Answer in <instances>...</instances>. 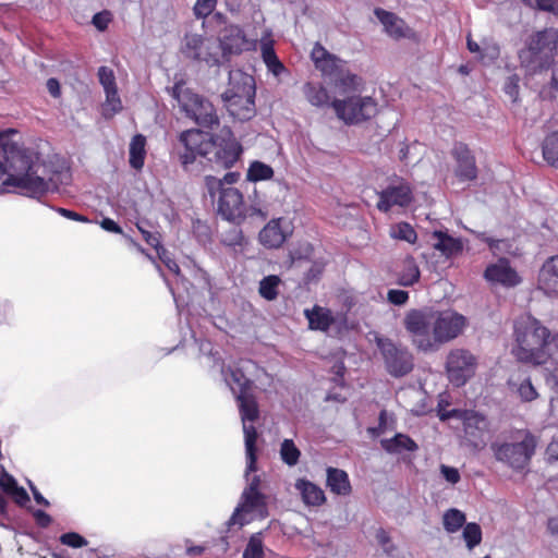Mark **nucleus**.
Here are the masks:
<instances>
[{
    "label": "nucleus",
    "mask_w": 558,
    "mask_h": 558,
    "mask_svg": "<svg viewBox=\"0 0 558 558\" xmlns=\"http://www.w3.org/2000/svg\"><path fill=\"white\" fill-rule=\"evenodd\" d=\"M281 219L270 220L259 232L258 239L267 248H278L287 240V234L281 228Z\"/></svg>",
    "instance_id": "24"
},
{
    "label": "nucleus",
    "mask_w": 558,
    "mask_h": 558,
    "mask_svg": "<svg viewBox=\"0 0 558 558\" xmlns=\"http://www.w3.org/2000/svg\"><path fill=\"white\" fill-rule=\"evenodd\" d=\"M508 384L515 390L522 402H532L538 398V392L529 375L519 374L515 378H510Z\"/></svg>",
    "instance_id": "28"
},
{
    "label": "nucleus",
    "mask_w": 558,
    "mask_h": 558,
    "mask_svg": "<svg viewBox=\"0 0 558 558\" xmlns=\"http://www.w3.org/2000/svg\"><path fill=\"white\" fill-rule=\"evenodd\" d=\"M260 50H262V58H263V61L266 64V66L270 62L275 61L278 58L271 40L267 41V43H263Z\"/></svg>",
    "instance_id": "57"
},
{
    "label": "nucleus",
    "mask_w": 558,
    "mask_h": 558,
    "mask_svg": "<svg viewBox=\"0 0 558 558\" xmlns=\"http://www.w3.org/2000/svg\"><path fill=\"white\" fill-rule=\"evenodd\" d=\"M538 283L546 293H558V255L549 257L543 264L538 276Z\"/></svg>",
    "instance_id": "23"
},
{
    "label": "nucleus",
    "mask_w": 558,
    "mask_h": 558,
    "mask_svg": "<svg viewBox=\"0 0 558 558\" xmlns=\"http://www.w3.org/2000/svg\"><path fill=\"white\" fill-rule=\"evenodd\" d=\"M16 133L13 129L0 132V179L7 175L2 191L40 198L50 191L52 177L40 163L38 153L11 138Z\"/></svg>",
    "instance_id": "1"
},
{
    "label": "nucleus",
    "mask_w": 558,
    "mask_h": 558,
    "mask_svg": "<svg viewBox=\"0 0 558 558\" xmlns=\"http://www.w3.org/2000/svg\"><path fill=\"white\" fill-rule=\"evenodd\" d=\"M179 142L183 150L178 159L185 172L199 174L204 170L203 159L215 161L223 169L232 168L241 158L243 147L230 128H223L216 135L198 129L180 133Z\"/></svg>",
    "instance_id": "2"
},
{
    "label": "nucleus",
    "mask_w": 558,
    "mask_h": 558,
    "mask_svg": "<svg viewBox=\"0 0 558 558\" xmlns=\"http://www.w3.org/2000/svg\"><path fill=\"white\" fill-rule=\"evenodd\" d=\"M375 536H376V539H377L378 544L384 547L385 551L388 553V554L391 553V549H389L387 547V545L391 541L388 532L386 530H384L383 527H380V529H378L376 531V535Z\"/></svg>",
    "instance_id": "63"
},
{
    "label": "nucleus",
    "mask_w": 558,
    "mask_h": 558,
    "mask_svg": "<svg viewBox=\"0 0 558 558\" xmlns=\"http://www.w3.org/2000/svg\"><path fill=\"white\" fill-rule=\"evenodd\" d=\"M204 181H205L206 190H207L208 194L210 195V197H213V198L215 197V195L217 193H219V195H220L221 191L226 189L223 186V181L216 177L206 175Z\"/></svg>",
    "instance_id": "53"
},
{
    "label": "nucleus",
    "mask_w": 558,
    "mask_h": 558,
    "mask_svg": "<svg viewBox=\"0 0 558 558\" xmlns=\"http://www.w3.org/2000/svg\"><path fill=\"white\" fill-rule=\"evenodd\" d=\"M241 420L243 422V433L245 440L246 470L245 474L257 471V438L258 434L254 425L246 422H255L259 418V408L255 396L251 392L236 393L235 396Z\"/></svg>",
    "instance_id": "10"
},
{
    "label": "nucleus",
    "mask_w": 558,
    "mask_h": 558,
    "mask_svg": "<svg viewBox=\"0 0 558 558\" xmlns=\"http://www.w3.org/2000/svg\"><path fill=\"white\" fill-rule=\"evenodd\" d=\"M542 151L545 161L558 169V132H553L544 138Z\"/></svg>",
    "instance_id": "37"
},
{
    "label": "nucleus",
    "mask_w": 558,
    "mask_h": 558,
    "mask_svg": "<svg viewBox=\"0 0 558 558\" xmlns=\"http://www.w3.org/2000/svg\"><path fill=\"white\" fill-rule=\"evenodd\" d=\"M389 234L392 239L414 244L417 240L415 229L407 221L395 223L390 227Z\"/></svg>",
    "instance_id": "38"
},
{
    "label": "nucleus",
    "mask_w": 558,
    "mask_h": 558,
    "mask_svg": "<svg viewBox=\"0 0 558 558\" xmlns=\"http://www.w3.org/2000/svg\"><path fill=\"white\" fill-rule=\"evenodd\" d=\"M281 284V279L277 275H269L264 277L259 281L258 293L259 295L267 300L274 301L279 295V286Z\"/></svg>",
    "instance_id": "36"
},
{
    "label": "nucleus",
    "mask_w": 558,
    "mask_h": 558,
    "mask_svg": "<svg viewBox=\"0 0 558 558\" xmlns=\"http://www.w3.org/2000/svg\"><path fill=\"white\" fill-rule=\"evenodd\" d=\"M33 515L36 524L43 529L48 527L52 522L51 517L44 510L38 509L34 511Z\"/></svg>",
    "instance_id": "60"
},
{
    "label": "nucleus",
    "mask_w": 558,
    "mask_h": 558,
    "mask_svg": "<svg viewBox=\"0 0 558 558\" xmlns=\"http://www.w3.org/2000/svg\"><path fill=\"white\" fill-rule=\"evenodd\" d=\"M537 447L536 437L529 430L518 432L512 441L490 445L496 461L514 472L527 471Z\"/></svg>",
    "instance_id": "8"
},
{
    "label": "nucleus",
    "mask_w": 558,
    "mask_h": 558,
    "mask_svg": "<svg viewBox=\"0 0 558 558\" xmlns=\"http://www.w3.org/2000/svg\"><path fill=\"white\" fill-rule=\"evenodd\" d=\"M484 277L490 282H497L505 287H514L521 281L507 259H499L498 263L487 266Z\"/></svg>",
    "instance_id": "22"
},
{
    "label": "nucleus",
    "mask_w": 558,
    "mask_h": 558,
    "mask_svg": "<svg viewBox=\"0 0 558 558\" xmlns=\"http://www.w3.org/2000/svg\"><path fill=\"white\" fill-rule=\"evenodd\" d=\"M311 58L315 68L323 76L329 80L339 95L344 97L361 93L364 80L347 68V62L330 53L322 44L316 43L312 49Z\"/></svg>",
    "instance_id": "5"
},
{
    "label": "nucleus",
    "mask_w": 558,
    "mask_h": 558,
    "mask_svg": "<svg viewBox=\"0 0 558 558\" xmlns=\"http://www.w3.org/2000/svg\"><path fill=\"white\" fill-rule=\"evenodd\" d=\"M499 54H500V49L497 44L484 41L482 51L477 58L483 63L494 62L499 58Z\"/></svg>",
    "instance_id": "46"
},
{
    "label": "nucleus",
    "mask_w": 558,
    "mask_h": 558,
    "mask_svg": "<svg viewBox=\"0 0 558 558\" xmlns=\"http://www.w3.org/2000/svg\"><path fill=\"white\" fill-rule=\"evenodd\" d=\"M274 169L270 166L256 160L250 165L246 177L248 181L257 182L270 180L274 177Z\"/></svg>",
    "instance_id": "39"
},
{
    "label": "nucleus",
    "mask_w": 558,
    "mask_h": 558,
    "mask_svg": "<svg viewBox=\"0 0 558 558\" xmlns=\"http://www.w3.org/2000/svg\"><path fill=\"white\" fill-rule=\"evenodd\" d=\"M218 213L227 220L234 221L244 218L245 204L242 193L235 187L221 191L217 202Z\"/></svg>",
    "instance_id": "21"
},
{
    "label": "nucleus",
    "mask_w": 558,
    "mask_h": 558,
    "mask_svg": "<svg viewBox=\"0 0 558 558\" xmlns=\"http://www.w3.org/2000/svg\"><path fill=\"white\" fill-rule=\"evenodd\" d=\"M381 447L389 453H401L402 451H415L416 442L408 435L396 434L392 438L383 439Z\"/></svg>",
    "instance_id": "32"
},
{
    "label": "nucleus",
    "mask_w": 558,
    "mask_h": 558,
    "mask_svg": "<svg viewBox=\"0 0 558 558\" xmlns=\"http://www.w3.org/2000/svg\"><path fill=\"white\" fill-rule=\"evenodd\" d=\"M451 155L457 163L454 174L461 182L474 181L477 178V166L475 156L470 147L462 142L453 145Z\"/></svg>",
    "instance_id": "20"
},
{
    "label": "nucleus",
    "mask_w": 558,
    "mask_h": 558,
    "mask_svg": "<svg viewBox=\"0 0 558 558\" xmlns=\"http://www.w3.org/2000/svg\"><path fill=\"white\" fill-rule=\"evenodd\" d=\"M255 80L242 70L229 72L228 87L222 99L231 116L247 120L255 113Z\"/></svg>",
    "instance_id": "7"
},
{
    "label": "nucleus",
    "mask_w": 558,
    "mask_h": 558,
    "mask_svg": "<svg viewBox=\"0 0 558 558\" xmlns=\"http://www.w3.org/2000/svg\"><path fill=\"white\" fill-rule=\"evenodd\" d=\"M306 100L315 107L331 106L330 96L320 83L307 82L303 86Z\"/></svg>",
    "instance_id": "30"
},
{
    "label": "nucleus",
    "mask_w": 558,
    "mask_h": 558,
    "mask_svg": "<svg viewBox=\"0 0 558 558\" xmlns=\"http://www.w3.org/2000/svg\"><path fill=\"white\" fill-rule=\"evenodd\" d=\"M106 93V104L105 106L110 108L111 114L118 113L122 110V102L118 94V88L107 89Z\"/></svg>",
    "instance_id": "51"
},
{
    "label": "nucleus",
    "mask_w": 558,
    "mask_h": 558,
    "mask_svg": "<svg viewBox=\"0 0 558 558\" xmlns=\"http://www.w3.org/2000/svg\"><path fill=\"white\" fill-rule=\"evenodd\" d=\"M433 238L437 240L434 248L446 257L454 256L463 250L461 240L449 235L447 232L436 230L433 232Z\"/></svg>",
    "instance_id": "27"
},
{
    "label": "nucleus",
    "mask_w": 558,
    "mask_h": 558,
    "mask_svg": "<svg viewBox=\"0 0 558 558\" xmlns=\"http://www.w3.org/2000/svg\"><path fill=\"white\" fill-rule=\"evenodd\" d=\"M326 472V485L332 494L339 496H348L351 494L352 486L349 475L344 470L329 466Z\"/></svg>",
    "instance_id": "25"
},
{
    "label": "nucleus",
    "mask_w": 558,
    "mask_h": 558,
    "mask_svg": "<svg viewBox=\"0 0 558 558\" xmlns=\"http://www.w3.org/2000/svg\"><path fill=\"white\" fill-rule=\"evenodd\" d=\"M517 345L513 355L519 362L543 366L545 381L558 393V331H551L538 319L527 317L514 325Z\"/></svg>",
    "instance_id": "3"
},
{
    "label": "nucleus",
    "mask_w": 558,
    "mask_h": 558,
    "mask_svg": "<svg viewBox=\"0 0 558 558\" xmlns=\"http://www.w3.org/2000/svg\"><path fill=\"white\" fill-rule=\"evenodd\" d=\"M327 262L324 258H316L312 260L310 268L304 272L303 282L304 284L317 283L326 269Z\"/></svg>",
    "instance_id": "42"
},
{
    "label": "nucleus",
    "mask_w": 558,
    "mask_h": 558,
    "mask_svg": "<svg viewBox=\"0 0 558 558\" xmlns=\"http://www.w3.org/2000/svg\"><path fill=\"white\" fill-rule=\"evenodd\" d=\"M60 542L61 544L72 548H81L87 545L86 538L76 532H68L62 534L60 536Z\"/></svg>",
    "instance_id": "50"
},
{
    "label": "nucleus",
    "mask_w": 558,
    "mask_h": 558,
    "mask_svg": "<svg viewBox=\"0 0 558 558\" xmlns=\"http://www.w3.org/2000/svg\"><path fill=\"white\" fill-rule=\"evenodd\" d=\"M100 227L108 232L124 235L123 229L111 218H104L100 221Z\"/></svg>",
    "instance_id": "61"
},
{
    "label": "nucleus",
    "mask_w": 558,
    "mask_h": 558,
    "mask_svg": "<svg viewBox=\"0 0 558 558\" xmlns=\"http://www.w3.org/2000/svg\"><path fill=\"white\" fill-rule=\"evenodd\" d=\"M440 473L442 474L445 480L447 482H449L450 484H457L461 478L458 469H456L453 466H448V465L441 464Z\"/></svg>",
    "instance_id": "58"
},
{
    "label": "nucleus",
    "mask_w": 558,
    "mask_h": 558,
    "mask_svg": "<svg viewBox=\"0 0 558 558\" xmlns=\"http://www.w3.org/2000/svg\"><path fill=\"white\" fill-rule=\"evenodd\" d=\"M468 325L464 315L447 310L412 308L403 318L411 343L420 352H435L458 338Z\"/></svg>",
    "instance_id": "4"
},
{
    "label": "nucleus",
    "mask_w": 558,
    "mask_h": 558,
    "mask_svg": "<svg viewBox=\"0 0 558 558\" xmlns=\"http://www.w3.org/2000/svg\"><path fill=\"white\" fill-rule=\"evenodd\" d=\"M558 31L545 28L532 35L527 46L519 52L521 66L529 74L541 73L548 70L557 54Z\"/></svg>",
    "instance_id": "6"
},
{
    "label": "nucleus",
    "mask_w": 558,
    "mask_h": 558,
    "mask_svg": "<svg viewBox=\"0 0 558 558\" xmlns=\"http://www.w3.org/2000/svg\"><path fill=\"white\" fill-rule=\"evenodd\" d=\"M16 480L9 473L3 472L0 475V488L8 495H10L17 487Z\"/></svg>",
    "instance_id": "56"
},
{
    "label": "nucleus",
    "mask_w": 558,
    "mask_h": 558,
    "mask_svg": "<svg viewBox=\"0 0 558 558\" xmlns=\"http://www.w3.org/2000/svg\"><path fill=\"white\" fill-rule=\"evenodd\" d=\"M137 228L149 246L154 247L156 252L161 250L162 253H166V248L160 244V234L158 232L145 230L140 225H137Z\"/></svg>",
    "instance_id": "52"
},
{
    "label": "nucleus",
    "mask_w": 558,
    "mask_h": 558,
    "mask_svg": "<svg viewBox=\"0 0 558 558\" xmlns=\"http://www.w3.org/2000/svg\"><path fill=\"white\" fill-rule=\"evenodd\" d=\"M375 14L389 36L397 39L405 36L404 22L398 19L396 14L383 9H376Z\"/></svg>",
    "instance_id": "29"
},
{
    "label": "nucleus",
    "mask_w": 558,
    "mask_h": 558,
    "mask_svg": "<svg viewBox=\"0 0 558 558\" xmlns=\"http://www.w3.org/2000/svg\"><path fill=\"white\" fill-rule=\"evenodd\" d=\"M447 416L458 417L462 421L464 441L469 447L473 449L484 448L487 432V421L484 415L472 410H452L447 415H444L442 418Z\"/></svg>",
    "instance_id": "16"
},
{
    "label": "nucleus",
    "mask_w": 558,
    "mask_h": 558,
    "mask_svg": "<svg viewBox=\"0 0 558 558\" xmlns=\"http://www.w3.org/2000/svg\"><path fill=\"white\" fill-rule=\"evenodd\" d=\"M375 343L381 354L388 374L398 378L413 371L414 357L407 347L383 336H376Z\"/></svg>",
    "instance_id": "12"
},
{
    "label": "nucleus",
    "mask_w": 558,
    "mask_h": 558,
    "mask_svg": "<svg viewBox=\"0 0 558 558\" xmlns=\"http://www.w3.org/2000/svg\"><path fill=\"white\" fill-rule=\"evenodd\" d=\"M251 513L260 520L269 515L268 496L263 492H242L240 502L227 522L228 526H244L250 523L251 520L246 519V514Z\"/></svg>",
    "instance_id": "14"
},
{
    "label": "nucleus",
    "mask_w": 558,
    "mask_h": 558,
    "mask_svg": "<svg viewBox=\"0 0 558 558\" xmlns=\"http://www.w3.org/2000/svg\"><path fill=\"white\" fill-rule=\"evenodd\" d=\"M377 209L388 213L395 206L408 207L413 201V191L411 185L403 179H399L396 184H389L378 193Z\"/></svg>",
    "instance_id": "17"
},
{
    "label": "nucleus",
    "mask_w": 558,
    "mask_h": 558,
    "mask_svg": "<svg viewBox=\"0 0 558 558\" xmlns=\"http://www.w3.org/2000/svg\"><path fill=\"white\" fill-rule=\"evenodd\" d=\"M519 83L520 77L518 74L509 75L504 83V92L509 96L512 102H517L519 99Z\"/></svg>",
    "instance_id": "47"
},
{
    "label": "nucleus",
    "mask_w": 558,
    "mask_h": 558,
    "mask_svg": "<svg viewBox=\"0 0 558 558\" xmlns=\"http://www.w3.org/2000/svg\"><path fill=\"white\" fill-rule=\"evenodd\" d=\"M445 368L450 384L459 388L475 375L477 357L468 349L456 348L449 351Z\"/></svg>",
    "instance_id": "13"
},
{
    "label": "nucleus",
    "mask_w": 558,
    "mask_h": 558,
    "mask_svg": "<svg viewBox=\"0 0 558 558\" xmlns=\"http://www.w3.org/2000/svg\"><path fill=\"white\" fill-rule=\"evenodd\" d=\"M217 5V0H196L193 8L194 15L197 19H206L209 16Z\"/></svg>",
    "instance_id": "48"
},
{
    "label": "nucleus",
    "mask_w": 558,
    "mask_h": 558,
    "mask_svg": "<svg viewBox=\"0 0 558 558\" xmlns=\"http://www.w3.org/2000/svg\"><path fill=\"white\" fill-rule=\"evenodd\" d=\"M229 377L226 379L233 393L251 392L253 381L246 377L244 372L239 367H229L227 369Z\"/></svg>",
    "instance_id": "33"
},
{
    "label": "nucleus",
    "mask_w": 558,
    "mask_h": 558,
    "mask_svg": "<svg viewBox=\"0 0 558 558\" xmlns=\"http://www.w3.org/2000/svg\"><path fill=\"white\" fill-rule=\"evenodd\" d=\"M57 210L61 216H63L70 220H74V221H78V222H88L89 221L86 216L81 215L74 210H70V209L61 208V207L58 208Z\"/></svg>",
    "instance_id": "62"
},
{
    "label": "nucleus",
    "mask_w": 558,
    "mask_h": 558,
    "mask_svg": "<svg viewBox=\"0 0 558 558\" xmlns=\"http://www.w3.org/2000/svg\"><path fill=\"white\" fill-rule=\"evenodd\" d=\"M182 53L186 58L205 62L209 66L219 65L222 60L217 41L199 34L185 35Z\"/></svg>",
    "instance_id": "15"
},
{
    "label": "nucleus",
    "mask_w": 558,
    "mask_h": 558,
    "mask_svg": "<svg viewBox=\"0 0 558 558\" xmlns=\"http://www.w3.org/2000/svg\"><path fill=\"white\" fill-rule=\"evenodd\" d=\"M97 74H98L99 83L102 85L105 90L112 89V88L117 87L116 76H114L113 71L110 68L102 65L98 69Z\"/></svg>",
    "instance_id": "49"
},
{
    "label": "nucleus",
    "mask_w": 558,
    "mask_h": 558,
    "mask_svg": "<svg viewBox=\"0 0 558 558\" xmlns=\"http://www.w3.org/2000/svg\"><path fill=\"white\" fill-rule=\"evenodd\" d=\"M387 299L393 305H403L409 300V293L404 290L391 289L387 293Z\"/></svg>",
    "instance_id": "55"
},
{
    "label": "nucleus",
    "mask_w": 558,
    "mask_h": 558,
    "mask_svg": "<svg viewBox=\"0 0 558 558\" xmlns=\"http://www.w3.org/2000/svg\"><path fill=\"white\" fill-rule=\"evenodd\" d=\"M314 245L307 241L300 242L293 250L290 251V259L292 264L311 260L314 255Z\"/></svg>",
    "instance_id": "43"
},
{
    "label": "nucleus",
    "mask_w": 558,
    "mask_h": 558,
    "mask_svg": "<svg viewBox=\"0 0 558 558\" xmlns=\"http://www.w3.org/2000/svg\"><path fill=\"white\" fill-rule=\"evenodd\" d=\"M301 451L295 446L292 439H284L280 446V458L289 466H294L299 463Z\"/></svg>",
    "instance_id": "41"
},
{
    "label": "nucleus",
    "mask_w": 558,
    "mask_h": 558,
    "mask_svg": "<svg viewBox=\"0 0 558 558\" xmlns=\"http://www.w3.org/2000/svg\"><path fill=\"white\" fill-rule=\"evenodd\" d=\"M466 524L464 512L459 509L450 508L442 515V525L446 532L456 533Z\"/></svg>",
    "instance_id": "35"
},
{
    "label": "nucleus",
    "mask_w": 558,
    "mask_h": 558,
    "mask_svg": "<svg viewBox=\"0 0 558 558\" xmlns=\"http://www.w3.org/2000/svg\"><path fill=\"white\" fill-rule=\"evenodd\" d=\"M243 558H264L260 533L253 534L243 553Z\"/></svg>",
    "instance_id": "44"
},
{
    "label": "nucleus",
    "mask_w": 558,
    "mask_h": 558,
    "mask_svg": "<svg viewBox=\"0 0 558 558\" xmlns=\"http://www.w3.org/2000/svg\"><path fill=\"white\" fill-rule=\"evenodd\" d=\"M171 95L177 99L186 116L198 125L211 129L219 124V117L214 105L193 93L190 88H186L183 81L175 82Z\"/></svg>",
    "instance_id": "9"
},
{
    "label": "nucleus",
    "mask_w": 558,
    "mask_h": 558,
    "mask_svg": "<svg viewBox=\"0 0 558 558\" xmlns=\"http://www.w3.org/2000/svg\"><path fill=\"white\" fill-rule=\"evenodd\" d=\"M218 47L222 60H228L232 54H240L250 49V43L244 31L239 25H227L218 36Z\"/></svg>",
    "instance_id": "18"
},
{
    "label": "nucleus",
    "mask_w": 558,
    "mask_h": 558,
    "mask_svg": "<svg viewBox=\"0 0 558 558\" xmlns=\"http://www.w3.org/2000/svg\"><path fill=\"white\" fill-rule=\"evenodd\" d=\"M308 323V329L313 331L328 332L333 325H344L347 323L345 313L335 314L329 307L318 304L303 312Z\"/></svg>",
    "instance_id": "19"
},
{
    "label": "nucleus",
    "mask_w": 558,
    "mask_h": 558,
    "mask_svg": "<svg viewBox=\"0 0 558 558\" xmlns=\"http://www.w3.org/2000/svg\"><path fill=\"white\" fill-rule=\"evenodd\" d=\"M146 137L142 134H136L132 137L129 149V162L135 170H142L146 157Z\"/></svg>",
    "instance_id": "31"
},
{
    "label": "nucleus",
    "mask_w": 558,
    "mask_h": 558,
    "mask_svg": "<svg viewBox=\"0 0 558 558\" xmlns=\"http://www.w3.org/2000/svg\"><path fill=\"white\" fill-rule=\"evenodd\" d=\"M111 21V13L109 11H101L96 13L93 16V24L98 31H105L107 29L109 23Z\"/></svg>",
    "instance_id": "54"
},
{
    "label": "nucleus",
    "mask_w": 558,
    "mask_h": 558,
    "mask_svg": "<svg viewBox=\"0 0 558 558\" xmlns=\"http://www.w3.org/2000/svg\"><path fill=\"white\" fill-rule=\"evenodd\" d=\"M336 116L348 125L366 122L378 113V102L371 96L354 94L342 99L331 100Z\"/></svg>",
    "instance_id": "11"
},
{
    "label": "nucleus",
    "mask_w": 558,
    "mask_h": 558,
    "mask_svg": "<svg viewBox=\"0 0 558 558\" xmlns=\"http://www.w3.org/2000/svg\"><path fill=\"white\" fill-rule=\"evenodd\" d=\"M462 537L465 542V546L469 550L474 549L477 545L481 544L483 538V533L480 524L475 522H469L464 525L462 531Z\"/></svg>",
    "instance_id": "40"
},
{
    "label": "nucleus",
    "mask_w": 558,
    "mask_h": 558,
    "mask_svg": "<svg viewBox=\"0 0 558 558\" xmlns=\"http://www.w3.org/2000/svg\"><path fill=\"white\" fill-rule=\"evenodd\" d=\"M295 488L300 492L303 502L307 506L319 507L326 501L324 490L311 481L300 478L295 483Z\"/></svg>",
    "instance_id": "26"
},
{
    "label": "nucleus",
    "mask_w": 558,
    "mask_h": 558,
    "mask_svg": "<svg viewBox=\"0 0 558 558\" xmlns=\"http://www.w3.org/2000/svg\"><path fill=\"white\" fill-rule=\"evenodd\" d=\"M267 70L277 77L287 71L284 64L280 61L279 58H277L275 61L270 62L267 65Z\"/></svg>",
    "instance_id": "64"
},
{
    "label": "nucleus",
    "mask_w": 558,
    "mask_h": 558,
    "mask_svg": "<svg viewBox=\"0 0 558 558\" xmlns=\"http://www.w3.org/2000/svg\"><path fill=\"white\" fill-rule=\"evenodd\" d=\"M420 268L412 256H408L402 264V269L398 275V284L411 287L420 280Z\"/></svg>",
    "instance_id": "34"
},
{
    "label": "nucleus",
    "mask_w": 558,
    "mask_h": 558,
    "mask_svg": "<svg viewBox=\"0 0 558 558\" xmlns=\"http://www.w3.org/2000/svg\"><path fill=\"white\" fill-rule=\"evenodd\" d=\"M10 496L13 498L14 502L21 507H24L27 502H29V496L27 492L21 487L17 486Z\"/></svg>",
    "instance_id": "59"
},
{
    "label": "nucleus",
    "mask_w": 558,
    "mask_h": 558,
    "mask_svg": "<svg viewBox=\"0 0 558 558\" xmlns=\"http://www.w3.org/2000/svg\"><path fill=\"white\" fill-rule=\"evenodd\" d=\"M522 2L532 9L558 16V0H522Z\"/></svg>",
    "instance_id": "45"
}]
</instances>
